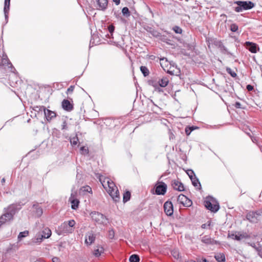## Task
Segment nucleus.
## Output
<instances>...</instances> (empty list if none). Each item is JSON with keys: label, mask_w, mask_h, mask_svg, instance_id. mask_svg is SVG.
<instances>
[{"label": "nucleus", "mask_w": 262, "mask_h": 262, "mask_svg": "<svg viewBox=\"0 0 262 262\" xmlns=\"http://www.w3.org/2000/svg\"><path fill=\"white\" fill-rule=\"evenodd\" d=\"M171 254L176 259H179L181 258L180 252L177 249H174L171 250Z\"/></svg>", "instance_id": "obj_29"}, {"label": "nucleus", "mask_w": 262, "mask_h": 262, "mask_svg": "<svg viewBox=\"0 0 262 262\" xmlns=\"http://www.w3.org/2000/svg\"><path fill=\"white\" fill-rule=\"evenodd\" d=\"M97 3L98 8L97 9L104 11L107 7L108 1L107 0H97Z\"/></svg>", "instance_id": "obj_18"}, {"label": "nucleus", "mask_w": 262, "mask_h": 262, "mask_svg": "<svg viewBox=\"0 0 262 262\" xmlns=\"http://www.w3.org/2000/svg\"><path fill=\"white\" fill-rule=\"evenodd\" d=\"M234 106L236 108H241V104L239 102H236L235 104H234Z\"/></svg>", "instance_id": "obj_52"}, {"label": "nucleus", "mask_w": 262, "mask_h": 262, "mask_svg": "<svg viewBox=\"0 0 262 262\" xmlns=\"http://www.w3.org/2000/svg\"><path fill=\"white\" fill-rule=\"evenodd\" d=\"M42 235V234H41V233L40 232H38L36 235L35 241V243H41L42 242V239L44 238V237H41Z\"/></svg>", "instance_id": "obj_37"}, {"label": "nucleus", "mask_w": 262, "mask_h": 262, "mask_svg": "<svg viewBox=\"0 0 262 262\" xmlns=\"http://www.w3.org/2000/svg\"><path fill=\"white\" fill-rule=\"evenodd\" d=\"M164 212L168 216H171L173 212V205L171 202L167 201L164 204Z\"/></svg>", "instance_id": "obj_12"}, {"label": "nucleus", "mask_w": 262, "mask_h": 262, "mask_svg": "<svg viewBox=\"0 0 262 262\" xmlns=\"http://www.w3.org/2000/svg\"><path fill=\"white\" fill-rule=\"evenodd\" d=\"M34 262H44V261L41 259H38V260H36V261H35Z\"/></svg>", "instance_id": "obj_63"}, {"label": "nucleus", "mask_w": 262, "mask_h": 262, "mask_svg": "<svg viewBox=\"0 0 262 262\" xmlns=\"http://www.w3.org/2000/svg\"><path fill=\"white\" fill-rule=\"evenodd\" d=\"M187 173L189 176L190 179H191V178H193L194 177H195V175L193 171L191 169L188 170L187 171Z\"/></svg>", "instance_id": "obj_44"}, {"label": "nucleus", "mask_w": 262, "mask_h": 262, "mask_svg": "<svg viewBox=\"0 0 262 262\" xmlns=\"http://www.w3.org/2000/svg\"><path fill=\"white\" fill-rule=\"evenodd\" d=\"M191 180L192 185L194 187H198L199 189L201 188V185L198 179L196 177H194V178H191Z\"/></svg>", "instance_id": "obj_30"}, {"label": "nucleus", "mask_w": 262, "mask_h": 262, "mask_svg": "<svg viewBox=\"0 0 262 262\" xmlns=\"http://www.w3.org/2000/svg\"><path fill=\"white\" fill-rule=\"evenodd\" d=\"M140 70L145 77L148 76L149 74L148 69L145 66H141L140 67Z\"/></svg>", "instance_id": "obj_35"}, {"label": "nucleus", "mask_w": 262, "mask_h": 262, "mask_svg": "<svg viewBox=\"0 0 262 262\" xmlns=\"http://www.w3.org/2000/svg\"><path fill=\"white\" fill-rule=\"evenodd\" d=\"M122 13L123 15L125 16L126 17H128L130 16V12L127 7L123 8L122 10Z\"/></svg>", "instance_id": "obj_38"}, {"label": "nucleus", "mask_w": 262, "mask_h": 262, "mask_svg": "<svg viewBox=\"0 0 262 262\" xmlns=\"http://www.w3.org/2000/svg\"><path fill=\"white\" fill-rule=\"evenodd\" d=\"M62 107L64 110L71 112L73 110V104L67 99H64L62 102Z\"/></svg>", "instance_id": "obj_15"}, {"label": "nucleus", "mask_w": 262, "mask_h": 262, "mask_svg": "<svg viewBox=\"0 0 262 262\" xmlns=\"http://www.w3.org/2000/svg\"><path fill=\"white\" fill-rule=\"evenodd\" d=\"M33 110L37 112L45 111V110H46V108L43 106H35L33 107Z\"/></svg>", "instance_id": "obj_39"}, {"label": "nucleus", "mask_w": 262, "mask_h": 262, "mask_svg": "<svg viewBox=\"0 0 262 262\" xmlns=\"http://www.w3.org/2000/svg\"><path fill=\"white\" fill-rule=\"evenodd\" d=\"M61 129L62 130H67L68 129L67 123L66 121H63L62 123V124L61 125Z\"/></svg>", "instance_id": "obj_47"}, {"label": "nucleus", "mask_w": 262, "mask_h": 262, "mask_svg": "<svg viewBox=\"0 0 262 262\" xmlns=\"http://www.w3.org/2000/svg\"><path fill=\"white\" fill-rule=\"evenodd\" d=\"M155 192L158 195H164L167 190V185L163 182H158L155 185Z\"/></svg>", "instance_id": "obj_8"}, {"label": "nucleus", "mask_w": 262, "mask_h": 262, "mask_svg": "<svg viewBox=\"0 0 262 262\" xmlns=\"http://www.w3.org/2000/svg\"><path fill=\"white\" fill-rule=\"evenodd\" d=\"M21 208V206L19 204H13L9 205L7 208H5V210L8 213H11L13 217Z\"/></svg>", "instance_id": "obj_9"}, {"label": "nucleus", "mask_w": 262, "mask_h": 262, "mask_svg": "<svg viewBox=\"0 0 262 262\" xmlns=\"http://www.w3.org/2000/svg\"><path fill=\"white\" fill-rule=\"evenodd\" d=\"M159 85L161 87L164 88L169 83V79L167 77H163L158 81Z\"/></svg>", "instance_id": "obj_24"}, {"label": "nucleus", "mask_w": 262, "mask_h": 262, "mask_svg": "<svg viewBox=\"0 0 262 262\" xmlns=\"http://www.w3.org/2000/svg\"><path fill=\"white\" fill-rule=\"evenodd\" d=\"M172 30L177 34H181L182 33V29L177 26H174Z\"/></svg>", "instance_id": "obj_41"}, {"label": "nucleus", "mask_w": 262, "mask_h": 262, "mask_svg": "<svg viewBox=\"0 0 262 262\" xmlns=\"http://www.w3.org/2000/svg\"><path fill=\"white\" fill-rule=\"evenodd\" d=\"M246 89L248 91H251L253 90V86L250 84H248L246 86Z\"/></svg>", "instance_id": "obj_51"}, {"label": "nucleus", "mask_w": 262, "mask_h": 262, "mask_svg": "<svg viewBox=\"0 0 262 262\" xmlns=\"http://www.w3.org/2000/svg\"><path fill=\"white\" fill-rule=\"evenodd\" d=\"M45 116L46 117L47 120L49 121L51 120L54 118L56 117V113L50 111L49 110L46 109L44 111Z\"/></svg>", "instance_id": "obj_21"}, {"label": "nucleus", "mask_w": 262, "mask_h": 262, "mask_svg": "<svg viewBox=\"0 0 262 262\" xmlns=\"http://www.w3.org/2000/svg\"><path fill=\"white\" fill-rule=\"evenodd\" d=\"M115 236V232L114 230L111 229L110 230L108 231V237L111 239H113L114 237Z\"/></svg>", "instance_id": "obj_45"}, {"label": "nucleus", "mask_w": 262, "mask_h": 262, "mask_svg": "<svg viewBox=\"0 0 262 262\" xmlns=\"http://www.w3.org/2000/svg\"><path fill=\"white\" fill-rule=\"evenodd\" d=\"M191 132H192V129H190V128H188V127H186L185 133L187 136L189 135Z\"/></svg>", "instance_id": "obj_50"}, {"label": "nucleus", "mask_w": 262, "mask_h": 262, "mask_svg": "<svg viewBox=\"0 0 262 262\" xmlns=\"http://www.w3.org/2000/svg\"><path fill=\"white\" fill-rule=\"evenodd\" d=\"M177 201L185 207H189L192 205V201L185 195L180 194L177 198Z\"/></svg>", "instance_id": "obj_10"}, {"label": "nucleus", "mask_w": 262, "mask_h": 262, "mask_svg": "<svg viewBox=\"0 0 262 262\" xmlns=\"http://www.w3.org/2000/svg\"><path fill=\"white\" fill-rule=\"evenodd\" d=\"M167 72L172 75H179L180 74V70L177 68V66L174 63L172 65L170 63L169 69Z\"/></svg>", "instance_id": "obj_17"}, {"label": "nucleus", "mask_w": 262, "mask_h": 262, "mask_svg": "<svg viewBox=\"0 0 262 262\" xmlns=\"http://www.w3.org/2000/svg\"><path fill=\"white\" fill-rule=\"evenodd\" d=\"M262 214V212L250 211L246 215V219L251 223H257L259 220V216Z\"/></svg>", "instance_id": "obj_7"}, {"label": "nucleus", "mask_w": 262, "mask_h": 262, "mask_svg": "<svg viewBox=\"0 0 262 262\" xmlns=\"http://www.w3.org/2000/svg\"><path fill=\"white\" fill-rule=\"evenodd\" d=\"M226 71L232 77H235L237 76L236 73L233 71L230 68H227Z\"/></svg>", "instance_id": "obj_42"}, {"label": "nucleus", "mask_w": 262, "mask_h": 262, "mask_svg": "<svg viewBox=\"0 0 262 262\" xmlns=\"http://www.w3.org/2000/svg\"><path fill=\"white\" fill-rule=\"evenodd\" d=\"M235 4L237 6L234 8V10L237 12H242L243 10H249L254 7V4L250 1H236Z\"/></svg>", "instance_id": "obj_5"}, {"label": "nucleus", "mask_w": 262, "mask_h": 262, "mask_svg": "<svg viewBox=\"0 0 262 262\" xmlns=\"http://www.w3.org/2000/svg\"><path fill=\"white\" fill-rule=\"evenodd\" d=\"M188 128H190V129H192V131L194 129L196 128V127H194L193 126L188 127Z\"/></svg>", "instance_id": "obj_60"}, {"label": "nucleus", "mask_w": 262, "mask_h": 262, "mask_svg": "<svg viewBox=\"0 0 262 262\" xmlns=\"http://www.w3.org/2000/svg\"><path fill=\"white\" fill-rule=\"evenodd\" d=\"M74 89V86L71 85L67 90V94H70L72 93Z\"/></svg>", "instance_id": "obj_48"}, {"label": "nucleus", "mask_w": 262, "mask_h": 262, "mask_svg": "<svg viewBox=\"0 0 262 262\" xmlns=\"http://www.w3.org/2000/svg\"><path fill=\"white\" fill-rule=\"evenodd\" d=\"M235 236H236V234L231 233L228 234V237L235 239Z\"/></svg>", "instance_id": "obj_53"}, {"label": "nucleus", "mask_w": 262, "mask_h": 262, "mask_svg": "<svg viewBox=\"0 0 262 262\" xmlns=\"http://www.w3.org/2000/svg\"><path fill=\"white\" fill-rule=\"evenodd\" d=\"M0 66L4 67L5 68H8L10 72L14 73L15 69L13 67L11 62L9 61L7 55L3 53V56L0 59Z\"/></svg>", "instance_id": "obj_6"}, {"label": "nucleus", "mask_w": 262, "mask_h": 262, "mask_svg": "<svg viewBox=\"0 0 262 262\" xmlns=\"http://www.w3.org/2000/svg\"><path fill=\"white\" fill-rule=\"evenodd\" d=\"M171 185L174 190L183 191H184V187L182 182L179 180H174L171 182Z\"/></svg>", "instance_id": "obj_13"}, {"label": "nucleus", "mask_w": 262, "mask_h": 262, "mask_svg": "<svg viewBox=\"0 0 262 262\" xmlns=\"http://www.w3.org/2000/svg\"><path fill=\"white\" fill-rule=\"evenodd\" d=\"M90 216L92 220L97 224L105 225L108 222V220L106 216L100 212L96 211L92 212L90 214Z\"/></svg>", "instance_id": "obj_3"}, {"label": "nucleus", "mask_w": 262, "mask_h": 262, "mask_svg": "<svg viewBox=\"0 0 262 262\" xmlns=\"http://www.w3.org/2000/svg\"><path fill=\"white\" fill-rule=\"evenodd\" d=\"M13 219V217L11 213H8L6 211H4V213L0 216V227L3 224L7 222H10Z\"/></svg>", "instance_id": "obj_11"}, {"label": "nucleus", "mask_w": 262, "mask_h": 262, "mask_svg": "<svg viewBox=\"0 0 262 262\" xmlns=\"http://www.w3.org/2000/svg\"><path fill=\"white\" fill-rule=\"evenodd\" d=\"M238 26L235 24H232L230 26V30L232 32H236L238 30Z\"/></svg>", "instance_id": "obj_43"}, {"label": "nucleus", "mask_w": 262, "mask_h": 262, "mask_svg": "<svg viewBox=\"0 0 262 262\" xmlns=\"http://www.w3.org/2000/svg\"><path fill=\"white\" fill-rule=\"evenodd\" d=\"M248 244L254 248L257 252H258V255L262 257V253L261 252V247L259 245L258 246H256L255 243H248Z\"/></svg>", "instance_id": "obj_28"}, {"label": "nucleus", "mask_w": 262, "mask_h": 262, "mask_svg": "<svg viewBox=\"0 0 262 262\" xmlns=\"http://www.w3.org/2000/svg\"><path fill=\"white\" fill-rule=\"evenodd\" d=\"M10 0H5V6L4 8V12L5 14V20L6 23L8 20L9 11L10 9Z\"/></svg>", "instance_id": "obj_20"}, {"label": "nucleus", "mask_w": 262, "mask_h": 262, "mask_svg": "<svg viewBox=\"0 0 262 262\" xmlns=\"http://www.w3.org/2000/svg\"><path fill=\"white\" fill-rule=\"evenodd\" d=\"M104 252V249L102 246H98L95 247L93 251V254L96 257H99Z\"/></svg>", "instance_id": "obj_23"}, {"label": "nucleus", "mask_w": 262, "mask_h": 262, "mask_svg": "<svg viewBox=\"0 0 262 262\" xmlns=\"http://www.w3.org/2000/svg\"><path fill=\"white\" fill-rule=\"evenodd\" d=\"M130 192L129 191H126L123 194V201L124 203H126L130 200Z\"/></svg>", "instance_id": "obj_33"}, {"label": "nucleus", "mask_w": 262, "mask_h": 262, "mask_svg": "<svg viewBox=\"0 0 262 262\" xmlns=\"http://www.w3.org/2000/svg\"><path fill=\"white\" fill-rule=\"evenodd\" d=\"M215 258L218 262H224L225 261V256L223 254H217L215 256Z\"/></svg>", "instance_id": "obj_31"}, {"label": "nucleus", "mask_w": 262, "mask_h": 262, "mask_svg": "<svg viewBox=\"0 0 262 262\" xmlns=\"http://www.w3.org/2000/svg\"><path fill=\"white\" fill-rule=\"evenodd\" d=\"M201 241L206 244L214 245L218 244L219 242L211 238L208 235H205L201 238Z\"/></svg>", "instance_id": "obj_16"}, {"label": "nucleus", "mask_w": 262, "mask_h": 262, "mask_svg": "<svg viewBox=\"0 0 262 262\" xmlns=\"http://www.w3.org/2000/svg\"><path fill=\"white\" fill-rule=\"evenodd\" d=\"M108 189L107 191L112 199L115 202H118L120 200L119 192L113 182L107 181Z\"/></svg>", "instance_id": "obj_2"}, {"label": "nucleus", "mask_w": 262, "mask_h": 262, "mask_svg": "<svg viewBox=\"0 0 262 262\" xmlns=\"http://www.w3.org/2000/svg\"><path fill=\"white\" fill-rule=\"evenodd\" d=\"M33 208L35 209V214L37 217H40L42 214V209L38 204H34Z\"/></svg>", "instance_id": "obj_25"}, {"label": "nucleus", "mask_w": 262, "mask_h": 262, "mask_svg": "<svg viewBox=\"0 0 262 262\" xmlns=\"http://www.w3.org/2000/svg\"><path fill=\"white\" fill-rule=\"evenodd\" d=\"M28 235L29 231L27 230L24 231L23 232H20L18 235L17 238L19 241H20L23 238L27 236Z\"/></svg>", "instance_id": "obj_32"}, {"label": "nucleus", "mask_w": 262, "mask_h": 262, "mask_svg": "<svg viewBox=\"0 0 262 262\" xmlns=\"http://www.w3.org/2000/svg\"><path fill=\"white\" fill-rule=\"evenodd\" d=\"M251 140L253 142H255L257 141L255 137H251Z\"/></svg>", "instance_id": "obj_59"}, {"label": "nucleus", "mask_w": 262, "mask_h": 262, "mask_svg": "<svg viewBox=\"0 0 262 262\" xmlns=\"http://www.w3.org/2000/svg\"><path fill=\"white\" fill-rule=\"evenodd\" d=\"M95 239V236L93 233H88L85 236V242L86 244L91 245Z\"/></svg>", "instance_id": "obj_22"}, {"label": "nucleus", "mask_w": 262, "mask_h": 262, "mask_svg": "<svg viewBox=\"0 0 262 262\" xmlns=\"http://www.w3.org/2000/svg\"><path fill=\"white\" fill-rule=\"evenodd\" d=\"M80 150L82 151H84L86 154L88 153V149H86L85 147L83 146L80 148Z\"/></svg>", "instance_id": "obj_57"}, {"label": "nucleus", "mask_w": 262, "mask_h": 262, "mask_svg": "<svg viewBox=\"0 0 262 262\" xmlns=\"http://www.w3.org/2000/svg\"><path fill=\"white\" fill-rule=\"evenodd\" d=\"M129 262H139L140 258L138 255H132L129 259Z\"/></svg>", "instance_id": "obj_34"}, {"label": "nucleus", "mask_w": 262, "mask_h": 262, "mask_svg": "<svg viewBox=\"0 0 262 262\" xmlns=\"http://www.w3.org/2000/svg\"><path fill=\"white\" fill-rule=\"evenodd\" d=\"M152 34L154 36L156 37L159 36L160 34V33L156 31H153Z\"/></svg>", "instance_id": "obj_54"}, {"label": "nucleus", "mask_w": 262, "mask_h": 262, "mask_svg": "<svg viewBox=\"0 0 262 262\" xmlns=\"http://www.w3.org/2000/svg\"><path fill=\"white\" fill-rule=\"evenodd\" d=\"M113 1L117 5H119L120 3V0H113Z\"/></svg>", "instance_id": "obj_58"}, {"label": "nucleus", "mask_w": 262, "mask_h": 262, "mask_svg": "<svg viewBox=\"0 0 262 262\" xmlns=\"http://www.w3.org/2000/svg\"><path fill=\"white\" fill-rule=\"evenodd\" d=\"M198 262H209L206 258H202L198 260Z\"/></svg>", "instance_id": "obj_55"}, {"label": "nucleus", "mask_w": 262, "mask_h": 262, "mask_svg": "<svg viewBox=\"0 0 262 262\" xmlns=\"http://www.w3.org/2000/svg\"><path fill=\"white\" fill-rule=\"evenodd\" d=\"M1 182L3 184L5 182V178H3L2 180H1Z\"/></svg>", "instance_id": "obj_62"}, {"label": "nucleus", "mask_w": 262, "mask_h": 262, "mask_svg": "<svg viewBox=\"0 0 262 262\" xmlns=\"http://www.w3.org/2000/svg\"><path fill=\"white\" fill-rule=\"evenodd\" d=\"M53 262H60L59 258L57 257H54L52 258Z\"/></svg>", "instance_id": "obj_56"}, {"label": "nucleus", "mask_w": 262, "mask_h": 262, "mask_svg": "<svg viewBox=\"0 0 262 262\" xmlns=\"http://www.w3.org/2000/svg\"><path fill=\"white\" fill-rule=\"evenodd\" d=\"M89 190H90V191H91V188L90 187H87V189H86V190L87 191H89Z\"/></svg>", "instance_id": "obj_64"}, {"label": "nucleus", "mask_w": 262, "mask_h": 262, "mask_svg": "<svg viewBox=\"0 0 262 262\" xmlns=\"http://www.w3.org/2000/svg\"><path fill=\"white\" fill-rule=\"evenodd\" d=\"M69 201L71 203V207L73 209L76 210L78 207L79 201L76 198L74 193L71 194L69 198Z\"/></svg>", "instance_id": "obj_14"}, {"label": "nucleus", "mask_w": 262, "mask_h": 262, "mask_svg": "<svg viewBox=\"0 0 262 262\" xmlns=\"http://www.w3.org/2000/svg\"><path fill=\"white\" fill-rule=\"evenodd\" d=\"M205 207L211 212H216L220 209V205L218 202L212 196H208L204 201Z\"/></svg>", "instance_id": "obj_1"}, {"label": "nucleus", "mask_w": 262, "mask_h": 262, "mask_svg": "<svg viewBox=\"0 0 262 262\" xmlns=\"http://www.w3.org/2000/svg\"><path fill=\"white\" fill-rule=\"evenodd\" d=\"M75 224L73 220L64 222L59 227V230L62 233H72L74 231Z\"/></svg>", "instance_id": "obj_4"}, {"label": "nucleus", "mask_w": 262, "mask_h": 262, "mask_svg": "<svg viewBox=\"0 0 262 262\" xmlns=\"http://www.w3.org/2000/svg\"><path fill=\"white\" fill-rule=\"evenodd\" d=\"M160 86H158V88H157V89H155L156 90L158 91V92L162 91L161 89L159 88Z\"/></svg>", "instance_id": "obj_61"}, {"label": "nucleus", "mask_w": 262, "mask_h": 262, "mask_svg": "<svg viewBox=\"0 0 262 262\" xmlns=\"http://www.w3.org/2000/svg\"><path fill=\"white\" fill-rule=\"evenodd\" d=\"M250 236L247 233L237 232L236 236H235V240L241 241L244 238H249Z\"/></svg>", "instance_id": "obj_26"}, {"label": "nucleus", "mask_w": 262, "mask_h": 262, "mask_svg": "<svg viewBox=\"0 0 262 262\" xmlns=\"http://www.w3.org/2000/svg\"><path fill=\"white\" fill-rule=\"evenodd\" d=\"M246 48L252 53H255L257 52V46L256 43L247 41L245 43Z\"/></svg>", "instance_id": "obj_19"}, {"label": "nucleus", "mask_w": 262, "mask_h": 262, "mask_svg": "<svg viewBox=\"0 0 262 262\" xmlns=\"http://www.w3.org/2000/svg\"><path fill=\"white\" fill-rule=\"evenodd\" d=\"M79 140L77 135L71 138L70 142L72 145L75 146L77 144Z\"/></svg>", "instance_id": "obj_36"}, {"label": "nucleus", "mask_w": 262, "mask_h": 262, "mask_svg": "<svg viewBox=\"0 0 262 262\" xmlns=\"http://www.w3.org/2000/svg\"><path fill=\"white\" fill-rule=\"evenodd\" d=\"M40 232L42 234L41 237H44V238H48L50 237L52 233L51 230L48 228H45Z\"/></svg>", "instance_id": "obj_27"}, {"label": "nucleus", "mask_w": 262, "mask_h": 262, "mask_svg": "<svg viewBox=\"0 0 262 262\" xmlns=\"http://www.w3.org/2000/svg\"><path fill=\"white\" fill-rule=\"evenodd\" d=\"M115 30V27L113 25H110L108 27V30L109 32L111 33V35H112L113 33L114 32Z\"/></svg>", "instance_id": "obj_46"}, {"label": "nucleus", "mask_w": 262, "mask_h": 262, "mask_svg": "<svg viewBox=\"0 0 262 262\" xmlns=\"http://www.w3.org/2000/svg\"><path fill=\"white\" fill-rule=\"evenodd\" d=\"M149 84L152 86L154 88H155V89H157V88H158V86H160L159 85L158 81H157L156 80H150L149 81Z\"/></svg>", "instance_id": "obj_40"}, {"label": "nucleus", "mask_w": 262, "mask_h": 262, "mask_svg": "<svg viewBox=\"0 0 262 262\" xmlns=\"http://www.w3.org/2000/svg\"><path fill=\"white\" fill-rule=\"evenodd\" d=\"M211 224V222L208 221L207 223L202 224L201 227L203 229L206 228L210 226Z\"/></svg>", "instance_id": "obj_49"}]
</instances>
